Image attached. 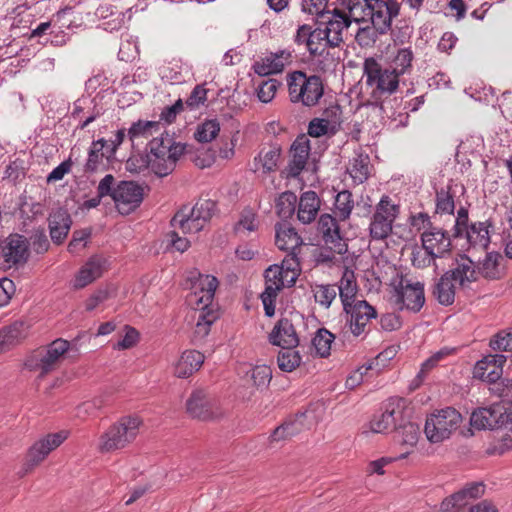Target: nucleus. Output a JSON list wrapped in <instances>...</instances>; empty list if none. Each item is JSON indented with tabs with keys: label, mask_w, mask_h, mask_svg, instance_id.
I'll use <instances>...</instances> for the list:
<instances>
[{
	"label": "nucleus",
	"mask_w": 512,
	"mask_h": 512,
	"mask_svg": "<svg viewBox=\"0 0 512 512\" xmlns=\"http://www.w3.org/2000/svg\"><path fill=\"white\" fill-rule=\"evenodd\" d=\"M218 280L213 275L199 274L193 284V298L200 313L194 330V337L198 340L204 339L210 332L211 325L218 319V312L214 311L212 305L215 291L218 287Z\"/></svg>",
	"instance_id": "f257e3e1"
},
{
	"label": "nucleus",
	"mask_w": 512,
	"mask_h": 512,
	"mask_svg": "<svg viewBox=\"0 0 512 512\" xmlns=\"http://www.w3.org/2000/svg\"><path fill=\"white\" fill-rule=\"evenodd\" d=\"M185 148L184 144L176 142L168 133L155 137L149 142L146 166L159 177L167 176L175 169Z\"/></svg>",
	"instance_id": "f03ea898"
},
{
	"label": "nucleus",
	"mask_w": 512,
	"mask_h": 512,
	"mask_svg": "<svg viewBox=\"0 0 512 512\" xmlns=\"http://www.w3.org/2000/svg\"><path fill=\"white\" fill-rule=\"evenodd\" d=\"M142 425L143 421L137 415L122 416L100 435L99 452L114 453L126 449L135 442Z\"/></svg>",
	"instance_id": "7ed1b4c3"
},
{
	"label": "nucleus",
	"mask_w": 512,
	"mask_h": 512,
	"mask_svg": "<svg viewBox=\"0 0 512 512\" xmlns=\"http://www.w3.org/2000/svg\"><path fill=\"white\" fill-rule=\"evenodd\" d=\"M289 99L294 104L315 107L324 96V83L318 75L296 70L287 75Z\"/></svg>",
	"instance_id": "20e7f679"
},
{
	"label": "nucleus",
	"mask_w": 512,
	"mask_h": 512,
	"mask_svg": "<svg viewBox=\"0 0 512 512\" xmlns=\"http://www.w3.org/2000/svg\"><path fill=\"white\" fill-rule=\"evenodd\" d=\"M350 17L357 23L373 14L377 26L385 28L386 19H394L400 13L398 0H340Z\"/></svg>",
	"instance_id": "39448f33"
},
{
	"label": "nucleus",
	"mask_w": 512,
	"mask_h": 512,
	"mask_svg": "<svg viewBox=\"0 0 512 512\" xmlns=\"http://www.w3.org/2000/svg\"><path fill=\"white\" fill-rule=\"evenodd\" d=\"M363 68L366 85L371 90L370 95L375 103L397 91L400 77L389 67L384 68L375 58L370 57L365 59Z\"/></svg>",
	"instance_id": "423d86ee"
},
{
	"label": "nucleus",
	"mask_w": 512,
	"mask_h": 512,
	"mask_svg": "<svg viewBox=\"0 0 512 512\" xmlns=\"http://www.w3.org/2000/svg\"><path fill=\"white\" fill-rule=\"evenodd\" d=\"M69 348L70 343L67 340L58 338L49 345L39 347L28 354L24 366L29 371L39 372V376L44 377L59 367Z\"/></svg>",
	"instance_id": "0eeeda50"
},
{
	"label": "nucleus",
	"mask_w": 512,
	"mask_h": 512,
	"mask_svg": "<svg viewBox=\"0 0 512 512\" xmlns=\"http://www.w3.org/2000/svg\"><path fill=\"white\" fill-rule=\"evenodd\" d=\"M215 208L214 201L200 200L192 208L180 209L171 219V226L184 234L198 233L209 223Z\"/></svg>",
	"instance_id": "6e6552de"
},
{
	"label": "nucleus",
	"mask_w": 512,
	"mask_h": 512,
	"mask_svg": "<svg viewBox=\"0 0 512 512\" xmlns=\"http://www.w3.org/2000/svg\"><path fill=\"white\" fill-rule=\"evenodd\" d=\"M392 298L399 310L419 312L425 304L424 284L407 276L397 275L392 280Z\"/></svg>",
	"instance_id": "1a4fd4ad"
},
{
	"label": "nucleus",
	"mask_w": 512,
	"mask_h": 512,
	"mask_svg": "<svg viewBox=\"0 0 512 512\" xmlns=\"http://www.w3.org/2000/svg\"><path fill=\"white\" fill-rule=\"evenodd\" d=\"M462 421L461 414L452 407H446L427 418L424 432L432 443L448 439Z\"/></svg>",
	"instance_id": "9d476101"
},
{
	"label": "nucleus",
	"mask_w": 512,
	"mask_h": 512,
	"mask_svg": "<svg viewBox=\"0 0 512 512\" xmlns=\"http://www.w3.org/2000/svg\"><path fill=\"white\" fill-rule=\"evenodd\" d=\"M400 212V207L392 199L383 195L376 204L374 212L370 218L369 234L373 240H384L391 233L393 224Z\"/></svg>",
	"instance_id": "9b49d317"
},
{
	"label": "nucleus",
	"mask_w": 512,
	"mask_h": 512,
	"mask_svg": "<svg viewBox=\"0 0 512 512\" xmlns=\"http://www.w3.org/2000/svg\"><path fill=\"white\" fill-rule=\"evenodd\" d=\"M30 256V242L18 233L8 235L0 242V269H18L25 265Z\"/></svg>",
	"instance_id": "f8f14e48"
},
{
	"label": "nucleus",
	"mask_w": 512,
	"mask_h": 512,
	"mask_svg": "<svg viewBox=\"0 0 512 512\" xmlns=\"http://www.w3.org/2000/svg\"><path fill=\"white\" fill-rule=\"evenodd\" d=\"M69 436V432L61 430L50 433L36 441L28 450L22 468L18 472L24 477L38 466L53 450L58 448Z\"/></svg>",
	"instance_id": "ddd939ff"
},
{
	"label": "nucleus",
	"mask_w": 512,
	"mask_h": 512,
	"mask_svg": "<svg viewBox=\"0 0 512 512\" xmlns=\"http://www.w3.org/2000/svg\"><path fill=\"white\" fill-rule=\"evenodd\" d=\"M186 411L199 420H214L223 416L224 412L218 400L205 389H195L186 401Z\"/></svg>",
	"instance_id": "4468645a"
},
{
	"label": "nucleus",
	"mask_w": 512,
	"mask_h": 512,
	"mask_svg": "<svg viewBox=\"0 0 512 512\" xmlns=\"http://www.w3.org/2000/svg\"><path fill=\"white\" fill-rule=\"evenodd\" d=\"M317 231L331 251L339 255L347 252L348 245L336 217L327 213L322 214L317 223Z\"/></svg>",
	"instance_id": "2eb2a0df"
},
{
	"label": "nucleus",
	"mask_w": 512,
	"mask_h": 512,
	"mask_svg": "<svg viewBox=\"0 0 512 512\" xmlns=\"http://www.w3.org/2000/svg\"><path fill=\"white\" fill-rule=\"evenodd\" d=\"M343 310L346 314V323L354 336L363 334L368 323L377 316L375 308L365 300H358L350 304L345 303Z\"/></svg>",
	"instance_id": "dca6fc26"
},
{
	"label": "nucleus",
	"mask_w": 512,
	"mask_h": 512,
	"mask_svg": "<svg viewBox=\"0 0 512 512\" xmlns=\"http://www.w3.org/2000/svg\"><path fill=\"white\" fill-rule=\"evenodd\" d=\"M143 188L133 181H121L115 187L113 201L119 213L128 215L143 201Z\"/></svg>",
	"instance_id": "f3484780"
},
{
	"label": "nucleus",
	"mask_w": 512,
	"mask_h": 512,
	"mask_svg": "<svg viewBox=\"0 0 512 512\" xmlns=\"http://www.w3.org/2000/svg\"><path fill=\"white\" fill-rule=\"evenodd\" d=\"M404 401L400 398L389 399L384 411L374 415L370 421V430L374 433H385L396 428L397 420L402 416Z\"/></svg>",
	"instance_id": "a211bd4d"
},
{
	"label": "nucleus",
	"mask_w": 512,
	"mask_h": 512,
	"mask_svg": "<svg viewBox=\"0 0 512 512\" xmlns=\"http://www.w3.org/2000/svg\"><path fill=\"white\" fill-rule=\"evenodd\" d=\"M326 20L321 22L323 31L330 38L327 43H330L332 46L339 47L343 43V32L346 30L351 21H354L350 17V13L348 15L343 11L335 8L332 11H327L324 17Z\"/></svg>",
	"instance_id": "6ab92c4d"
},
{
	"label": "nucleus",
	"mask_w": 512,
	"mask_h": 512,
	"mask_svg": "<svg viewBox=\"0 0 512 512\" xmlns=\"http://www.w3.org/2000/svg\"><path fill=\"white\" fill-rule=\"evenodd\" d=\"M446 274L453 279L460 288H469L477 281L479 271L476 264L468 256L460 254L456 257L453 267L446 271Z\"/></svg>",
	"instance_id": "aec40b11"
},
{
	"label": "nucleus",
	"mask_w": 512,
	"mask_h": 512,
	"mask_svg": "<svg viewBox=\"0 0 512 512\" xmlns=\"http://www.w3.org/2000/svg\"><path fill=\"white\" fill-rule=\"evenodd\" d=\"M107 269V260L101 255H92L75 275L73 287L82 289L100 278Z\"/></svg>",
	"instance_id": "412c9836"
},
{
	"label": "nucleus",
	"mask_w": 512,
	"mask_h": 512,
	"mask_svg": "<svg viewBox=\"0 0 512 512\" xmlns=\"http://www.w3.org/2000/svg\"><path fill=\"white\" fill-rule=\"evenodd\" d=\"M422 247L440 258L450 253L452 243L450 235L444 229L432 226L421 234Z\"/></svg>",
	"instance_id": "4be33fe9"
},
{
	"label": "nucleus",
	"mask_w": 512,
	"mask_h": 512,
	"mask_svg": "<svg viewBox=\"0 0 512 512\" xmlns=\"http://www.w3.org/2000/svg\"><path fill=\"white\" fill-rule=\"evenodd\" d=\"M292 62V52L288 49L270 53L253 64V70L259 76L281 73Z\"/></svg>",
	"instance_id": "5701e85b"
},
{
	"label": "nucleus",
	"mask_w": 512,
	"mask_h": 512,
	"mask_svg": "<svg viewBox=\"0 0 512 512\" xmlns=\"http://www.w3.org/2000/svg\"><path fill=\"white\" fill-rule=\"evenodd\" d=\"M275 243L282 251H287L291 260L296 262V257L302 245V239L296 230L286 223H277L275 226Z\"/></svg>",
	"instance_id": "b1692460"
},
{
	"label": "nucleus",
	"mask_w": 512,
	"mask_h": 512,
	"mask_svg": "<svg viewBox=\"0 0 512 512\" xmlns=\"http://www.w3.org/2000/svg\"><path fill=\"white\" fill-rule=\"evenodd\" d=\"M374 15L369 14L366 19L361 20L359 23H367L365 26L360 27L355 35V40L362 48L373 46L379 35L386 34L392 27L393 19H388V23H384L385 28L376 25Z\"/></svg>",
	"instance_id": "393cba45"
},
{
	"label": "nucleus",
	"mask_w": 512,
	"mask_h": 512,
	"mask_svg": "<svg viewBox=\"0 0 512 512\" xmlns=\"http://www.w3.org/2000/svg\"><path fill=\"white\" fill-rule=\"evenodd\" d=\"M269 340L273 345L282 348H295L299 344L294 325L288 318L278 320L269 335Z\"/></svg>",
	"instance_id": "a878e982"
},
{
	"label": "nucleus",
	"mask_w": 512,
	"mask_h": 512,
	"mask_svg": "<svg viewBox=\"0 0 512 512\" xmlns=\"http://www.w3.org/2000/svg\"><path fill=\"white\" fill-rule=\"evenodd\" d=\"M310 153V141L302 135L297 137L291 146V160L288 165V173L292 177L298 176L305 168Z\"/></svg>",
	"instance_id": "bb28decb"
},
{
	"label": "nucleus",
	"mask_w": 512,
	"mask_h": 512,
	"mask_svg": "<svg viewBox=\"0 0 512 512\" xmlns=\"http://www.w3.org/2000/svg\"><path fill=\"white\" fill-rule=\"evenodd\" d=\"M48 222L51 240L57 245L61 244L66 239L72 225L70 214L67 210L59 208L49 215Z\"/></svg>",
	"instance_id": "cd10ccee"
},
{
	"label": "nucleus",
	"mask_w": 512,
	"mask_h": 512,
	"mask_svg": "<svg viewBox=\"0 0 512 512\" xmlns=\"http://www.w3.org/2000/svg\"><path fill=\"white\" fill-rule=\"evenodd\" d=\"M204 355L197 350L184 351L174 366V375L178 378H188L198 371L204 363Z\"/></svg>",
	"instance_id": "c85d7f7f"
},
{
	"label": "nucleus",
	"mask_w": 512,
	"mask_h": 512,
	"mask_svg": "<svg viewBox=\"0 0 512 512\" xmlns=\"http://www.w3.org/2000/svg\"><path fill=\"white\" fill-rule=\"evenodd\" d=\"M389 68L399 77L410 74L413 68L414 52L409 47H394L388 57Z\"/></svg>",
	"instance_id": "c756f323"
},
{
	"label": "nucleus",
	"mask_w": 512,
	"mask_h": 512,
	"mask_svg": "<svg viewBox=\"0 0 512 512\" xmlns=\"http://www.w3.org/2000/svg\"><path fill=\"white\" fill-rule=\"evenodd\" d=\"M281 148L279 146L263 147L253 160L254 172L269 174L278 168L281 158Z\"/></svg>",
	"instance_id": "7c9ffc66"
},
{
	"label": "nucleus",
	"mask_w": 512,
	"mask_h": 512,
	"mask_svg": "<svg viewBox=\"0 0 512 512\" xmlns=\"http://www.w3.org/2000/svg\"><path fill=\"white\" fill-rule=\"evenodd\" d=\"M502 417L499 405L481 407L473 411L470 417V424L478 429H494Z\"/></svg>",
	"instance_id": "2f4dec72"
},
{
	"label": "nucleus",
	"mask_w": 512,
	"mask_h": 512,
	"mask_svg": "<svg viewBox=\"0 0 512 512\" xmlns=\"http://www.w3.org/2000/svg\"><path fill=\"white\" fill-rule=\"evenodd\" d=\"M320 209V199L315 191L304 192L298 203L297 217L303 224L313 222Z\"/></svg>",
	"instance_id": "473e14b6"
},
{
	"label": "nucleus",
	"mask_w": 512,
	"mask_h": 512,
	"mask_svg": "<svg viewBox=\"0 0 512 512\" xmlns=\"http://www.w3.org/2000/svg\"><path fill=\"white\" fill-rule=\"evenodd\" d=\"M502 376V368H499V365H493L487 360H479L474 366L473 369V377L479 379L481 381L490 383L495 385V388H492L493 392H496L499 396H501L500 392V384L497 383L498 380L501 379Z\"/></svg>",
	"instance_id": "72a5a7b5"
},
{
	"label": "nucleus",
	"mask_w": 512,
	"mask_h": 512,
	"mask_svg": "<svg viewBox=\"0 0 512 512\" xmlns=\"http://www.w3.org/2000/svg\"><path fill=\"white\" fill-rule=\"evenodd\" d=\"M491 223L474 222L465 231V237L468 244L472 247L487 249L490 244V231Z\"/></svg>",
	"instance_id": "f704fd0d"
},
{
	"label": "nucleus",
	"mask_w": 512,
	"mask_h": 512,
	"mask_svg": "<svg viewBox=\"0 0 512 512\" xmlns=\"http://www.w3.org/2000/svg\"><path fill=\"white\" fill-rule=\"evenodd\" d=\"M432 294L443 306H450L454 303L456 295L454 281L446 272L434 284Z\"/></svg>",
	"instance_id": "c9c22d12"
},
{
	"label": "nucleus",
	"mask_w": 512,
	"mask_h": 512,
	"mask_svg": "<svg viewBox=\"0 0 512 512\" xmlns=\"http://www.w3.org/2000/svg\"><path fill=\"white\" fill-rule=\"evenodd\" d=\"M370 158L367 154L356 153L350 160L347 172L353 179L354 183L362 184L370 175Z\"/></svg>",
	"instance_id": "e433bc0d"
},
{
	"label": "nucleus",
	"mask_w": 512,
	"mask_h": 512,
	"mask_svg": "<svg viewBox=\"0 0 512 512\" xmlns=\"http://www.w3.org/2000/svg\"><path fill=\"white\" fill-rule=\"evenodd\" d=\"M337 290L343 306H345V303L350 304L357 301L355 297L358 291V287L354 271L345 268L339 281Z\"/></svg>",
	"instance_id": "4c0bfd02"
},
{
	"label": "nucleus",
	"mask_w": 512,
	"mask_h": 512,
	"mask_svg": "<svg viewBox=\"0 0 512 512\" xmlns=\"http://www.w3.org/2000/svg\"><path fill=\"white\" fill-rule=\"evenodd\" d=\"M304 417V414L300 415L299 417L295 418L294 420L286 421L280 426H278L273 433L271 434V441L273 442H279L284 441L292 438L293 436H296L299 434L302 429V418Z\"/></svg>",
	"instance_id": "58836bf2"
},
{
	"label": "nucleus",
	"mask_w": 512,
	"mask_h": 512,
	"mask_svg": "<svg viewBox=\"0 0 512 512\" xmlns=\"http://www.w3.org/2000/svg\"><path fill=\"white\" fill-rule=\"evenodd\" d=\"M158 128L159 123L156 121L138 120L130 126L127 131V136L132 144H134L138 140L148 139Z\"/></svg>",
	"instance_id": "ea45409f"
},
{
	"label": "nucleus",
	"mask_w": 512,
	"mask_h": 512,
	"mask_svg": "<svg viewBox=\"0 0 512 512\" xmlns=\"http://www.w3.org/2000/svg\"><path fill=\"white\" fill-rule=\"evenodd\" d=\"M455 192L452 189V185L448 184L446 187L436 191V213L438 214H454L455 203H454Z\"/></svg>",
	"instance_id": "a19ab883"
},
{
	"label": "nucleus",
	"mask_w": 512,
	"mask_h": 512,
	"mask_svg": "<svg viewBox=\"0 0 512 512\" xmlns=\"http://www.w3.org/2000/svg\"><path fill=\"white\" fill-rule=\"evenodd\" d=\"M354 208L353 195L348 190H343L337 193L334 201V214L341 221L349 219Z\"/></svg>",
	"instance_id": "79ce46f5"
},
{
	"label": "nucleus",
	"mask_w": 512,
	"mask_h": 512,
	"mask_svg": "<svg viewBox=\"0 0 512 512\" xmlns=\"http://www.w3.org/2000/svg\"><path fill=\"white\" fill-rule=\"evenodd\" d=\"M419 436L420 427L416 423L407 422L396 427V438L402 445L410 447L415 446L418 442Z\"/></svg>",
	"instance_id": "37998d69"
},
{
	"label": "nucleus",
	"mask_w": 512,
	"mask_h": 512,
	"mask_svg": "<svg viewBox=\"0 0 512 512\" xmlns=\"http://www.w3.org/2000/svg\"><path fill=\"white\" fill-rule=\"evenodd\" d=\"M104 147L105 139L103 138L92 142L88 152V159L85 164V172H95L103 166V159L105 157L102 151Z\"/></svg>",
	"instance_id": "c03bdc74"
},
{
	"label": "nucleus",
	"mask_w": 512,
	"mask_h": 512,
	"mask_svg": "<svg viewBox=\"0 0 512 512\" xmlns=\"http://www.w3.org/2000/svg\"><path fill=\"white\" fill-rule=\"evenodd\" d=\"M315 302L324 308H329L337 296L335 285L331 284H315L312 287Z\"/></svg>",
	"instance_id": "a18cd8bd"
},
{
	"label": "nucleus",
	"mask_w": 512,
	"mask_h": 512,
	"mask_svg": "<svg viewBox=\"0 0 512 512\" xmlns=\"http://www.w3.org/2000/svg\"><path fill=\"white\" fill-rule=\"evenodd\" d=\"M502 256L499 253H487L479 268V274L488 279H498L501 277L499 269Z\"/></svg>",
	"instance_id": "49530a36"
},
{
	"label": "nucleus",
	"mask_w": 512,
	"mask_h": 512,
	"mask_svg": "<svg viewBox=\"0 0 512 512\" xmlns=\"http://www.w3.org/2000/svg\"><path fill=\"white\" fill-rule=\"evenodd\" d=\"M296 203L297 196L295 193L286 191L280 194L275 205L278 216L283 219L290 218L295 212Z\"/></svg>",
	"instance_id": "de8ad7c7"
},
{
	"label": "nucleus",
	"mask_w": 512,
	"mask_h": 512,
	"mask_svg": "<svg viewBox=\"0 0 512 512\" xmlns=\"http://www.w3.org/2000/svg\"><path fill=\"white\" fill-rule=\"evenodd\" d=\"M335 336L325 328L319 329L312 339V345L316 354L320 357H327L330 355L331 344Z\"/></svg>",
	"instance_id": "09e8293b"
},
{
	"label": "nucleus",
	"mask_w": 512,
	"mask_h": 512,
	"mask_svg": "<svg viewBox=\"0 0 512 512\" xmlns=\"http://www.w3.org/2000/svg\"><path fill=\"white\" fill-rule=\"evenodd\" d=\"M220 124L217 119H209L200 124L195 132V139L202 143L211 142L217 137Z\"/></svg>",
	"instance_id": "8fccbe9b"
},
{
	"label": "nucleus",
	"mask_w": 512,
	"mask_h": 512,
	"mask_svg": "<svg viewBox=\"0 0 512 512\" xmlns=\"http://www.w3.org/2000/svg\"><path fill=\"white\" fill-rule=\"evenodd\" d=\"M283 349L284 351H281L277 357L278 366L284 372H292L300 365L301 356L293 348Z\"/></svg>",
	"instance_id": "3c124183"
},
{
	"label": "nucleus",
	"mask_w": 512,
	"mask_h": 512,
	"mask_svg": "<svg viewBox=\"0 0 512 512\" xmlns=\"http://www.w3.org/2000/svg\"><path fill=\"white\" fill-rule=\"evenodd\" d=\"M489 346L496 352L512 351V328L501 330L489 341Z\"/></svg>",
	"instance_id": "603ef678"
},
{
	"label": "nucleus",
	"mask_w": 512,
	"mask_h": 512,
	"mask_svg": "<svg viewBox=\"0 0 512 512\" xmlns=\"http://www.w3.org/2000/svg\"><path fill=\"white\" fill-rule=\"evenodd\" d=\"M331 49L332 48H326L320 52L310 53L319 71L326 72L336 65L338 57L335 56V53L332 52Z\"/></svg>",
	"instance_id": "864d4df0"
},
{
	"label": "nucleus",
	"mask_w": 512,
	"mask_h": 512,
	"mask_svg": "<svg viewBox=\"0 0 512 512\" xmlns=\"http://www.w3.org/2000/svg\"><path fill=\"white\" fill-rule=\"evenodd\" d=\"M310 43L308 46L309 53H316L325 50L326 48H336L337 46H332L328 42L330 39L327 34L322 29V26L319 25L315 28L310 36Z\"/></svg>",
	"instance_id": "5fc2aeb1"
},
{
	"label": "nucleus",
	"mask_w": 512,
	"mask_h": 512,
	"mask_svg": "<svg viewBox=\"0 0 512 512\" xmlns=\"http://www.w3.org/2000/svg\"><path fill=\"white\" fill-rule=\"evenodd\" d=\"M258 228L256 214L251 209L242 211L238 222L234 226L236 233L253 232Z\"/></svg>",
	"instance_id": "6e6d98bb"
},
{
	"label": "nucleus",
	"mask_w": 512,
	"mask_h": 512,
	"mask_svg": "<svg viewBox=\"0 0 512 512\" xmlns=\"http://www.w3.org/2000/svg\"><path fill=\"white\" fill-rule=\"evenodd\" d=\"M283 268L278 266H271L265 271V282L266 287L264 291H268V289L277 287L276 294L284 287L283 280Z\"/></svg>",
	"instance_id": "4d7b16f0"
},
{
	"label": "nucleus",
	"mask_w": 512,
	"mask_h": 512,
	"mask_svg": "<svg viewBox=\"0 0 512 512\" xmlns=\"http://www.w3.org/2000/svg\"><path fill=\"white\" fill-rule=\"evenodd\" d=\"M208 90L204 84L196 85L191 91L189 97L185 101V106L193 111L204 105L207 100Z\"/></svg>",
	"instance_id": "13d9d810"
},
{
	"label": "nucleus",
	"mask_w": 512,
	"mask_h": 512,
	"mask_svg": "<svg viewBox=\"0 0 512 512\" xmlns=\"http://www.w3.org/2000/svg\"><path fill=\"white\" fill-rule=\"evenodd\" d=\"M272 378V370L267 365H258L251 370V379L257 388H266Z\"/></svg>",
	"instance_id": "bf43d9fd"
},
{
	"label": "nucleus",
	"mask_w": 512,
	"mask_h": 512,
	"mask_svg": "<svg viewBox=\"0 0 512 512\" xmlns=\"http://www.w3.org/2000/svg\"><path fill=\"white\" fill-rule=\"evenodd\" d=\"M280 87V82L276 79H268L263 81L258 89H257V95L261 102L268 103L270 102L274 97L275 94Z\"/></svg>",
	"instance_id": "052dcab7"
},
{
	"label": "nucleus",
	"mask_w": 512,
	"mask_h": 512,
	"mask_svg": "<svg viewBox=\"0 0 512 512\" xmlns=\"http://www.w3.org/2000/svg\"><path fill=\"white\" fill-rule=\"evenodd\" d=\"M90 236L91 231L89 229L75 230L68 244V251L70 253H77L84 249Z\"/></svg>",
	"instance_id": "680f3d73"
},
{
	"label": "nucleus",
	"mask_w": 512,
	"mask_h": 512,
	"mask_svg": "<svg viewBox=\"0 0 512 512\" xmlns=\"http://www.w3.org/2000/svg\"><path fill=\"white\" fill-rule=\"evenodd\" d=\"M328 0H301L302 11L311 15L325 17Z\"/></svg>",
	"instance_id": "e2e57ef3"
},
{
	"label": "nucleus",
	"mask_w": 512,
	"mask_h": 512,
	"mask_svg": "<svg viewBox=\"0 0 512 512\" xmlns=\"http://www.w3.org/2000/svg\"><path fill=\"white\" fill-rule=\"evenodd\" d=\"M438 256L424 249H417L412 253V264L416 268H426L435 263Z\"/></svg>",
	"instance_id": "0e129e2a"
},
{
	"label": "nucleus",
	"mask_w": 512,
	"mask_h": 512,
	"mask_svg": "<svg viewBox=\"0 0 512 512\" xmlns=\"http://www.w3.org/2000/svg\"><path fill=\"white\" fill-rule=\"evenodd\" d=\"M139 340V333L138 331L131 327V326H125V335L122 337L121 340H119L115 345L114 349L118 350H125L133 347L136 345V343Z\"/></svg>",
	"instance_id": "69168bd1"
},
{
	"label": "nucleus",
	"mask_w": 512,
	"mask_h": 512,
	"mask_svg": "<svg viewBox=\"0 0 512 512\" xmlns=\"http://www.w3.org/2000/svg\"><path fill=\"white\" fill-rule=\"evenodd\" d=\"M410 225L416 231L426 232L429 230L434 224L431 222L430 216L425 212H419L416 214H412L409 218Z\"/></svg>",
	"instance_id": "338daca9"
},
{
	"label": "nucleus",
	"mask_w": 512,
	"mask_h": 512,
	"mask_svg": "<svg viewBox=\"0 0 512 512\" xmlns=\"http://www.w3.org/2000/svg\"><path fill=\"white\" fill-rule=\"evenodd\" d=\"M184 103L178 99L173 105L164 107L160 113L159 119L167 124L173 123L177 115L183 110Z\"/></svg>",
	"instance_id": "774afa93"
}]
</instances>
